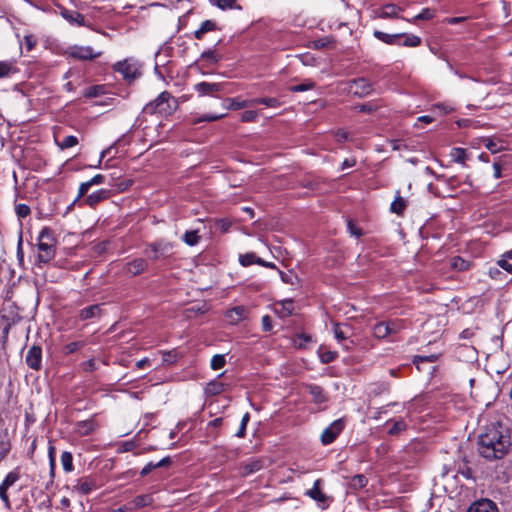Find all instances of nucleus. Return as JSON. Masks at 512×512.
I'll return each instance as SVG.
<instances>
[{
  "mask_svg": "<svg viewBox=\"0 0 512 512\" xmlns=\"http://www.w3.org/2000/svg\"><path fill=\"white\" fill-rule=\"evenodd\" d=\"M83 346H84V343L81 341L68 343L63 347V353L65 355L72 354V353L76 352L77 350H79L80 348H82Z\"/></svg>",
  "mask_w": 512,
  "mask_h": 512,
  "instance_id": "obj_47",
  "label": "nucleus"
},
{
  "mask_svg": "<svg viewBox=\"0 0 512 512\" xmlns=\"http://www.w3.org/2000/svg\"><path fill=\"white\" fill-rule=\"evenodd\" d=\"M9 488L3 486L2 484H0V499L2 500V502L4 503V506L6 509H10L11 508V503H10V499H9V496H8V491Z\"/></svg>",
  "mask_w": 512,
  "mask_h": 512,
  "instance_id": "obj_54",
  "label": "nucleus"
},
{
  "mask_svg": "<svg viewBox=\"0 0 512 512\" xmlns=\"http://www.w3.org/2000/svg\"><path fill=\"white\" fill-rule=\"evenodd\" d=\"M510 445L508 430L500 423L487 426L478 438V451L482 457L488 460L504 457L508 453Z\"/></svg>",
  "mask_w": 512,
  "mask_h": 512,
  "instance_id": "obj_1",
  "label": "nucleus"
},
{
  "mask_svg": "<svg viewBox=\"0 0 512 512\" xmlns=\"http://www.w3.org/2000/svg\"><path fill=\"white\" fill-rule=\"evenodd\" d=\"M110 197V192L105 189H100L96 192H93L92 194L86 196L83 199V202L90 206L95 207L98 203L108 199Z\"/></svg>",
  "mask_w": 512,
  "mask_h": 512,
  "instance_id": "obj_14",
  "label": "nucleus"
},
{
  "mask_svg": "<svg viewBox=\"0 0 512 512\" xmlns=\"http://www.w3.org/2000/svg\"><path fill=\"white\" fill-rule=\"evenodd\" d=\"M349 91L353 95L363 98L372 91L371 83L365 78H358L350 82Z\"/></svg>",
  "mask_w": 512,
  "mask_h": 512,
  "instance_id": "obj_8",
  "label": "nucleus"
},
{
  "mask_svg": "<svg viewBox=\"0 0 512 512\" xmlns=\"http://www.w3.org/2000/svg\"><path fill=\"white\" fill-rule=\"evenodd\" d=\"M76 427L79 434L87 436L96 429V424L93 420H86L78 422Z\"/></svg>",
  "mask_w": 512,
  "mask_h": 512,
  "instance_id": "obj_29",
  "label": "nucleus"
},
{
  "mask_svg": "<svg viewBox=\"0 0 512 512\" xmlns=\"http://www.w3.org/2000/svg\"><path fill=\"white\" fill-rule=\"evenodd\" d=\"M148 248L154 253L151 257L153 261H156L160 258L168 257L173 249V245L165 240H158L154 243L148 245Z\"/></svg>",
  "mask_w": 512,
  "mask_h": 512,
  "instance_id": "obj_6",
  "label": "nucleus"
},
{
  "mask_svg": "<svg viewBox=\"0 0 512 512\" xmlns=\"http://www.w3.org/2000/svg\"><path fill=\"white\" fill-rule=\"evenodd\" d=\"M333 331H334V335H335V337H336L338 340L342 341V340L347 339V334H346V332L342 329V327L340 326V324H338V323H337V324H335V325H334V329H333Z\"/></svg>",
  "mask_w": 512,
  "mask_h": 512,
  "instance_id": "obj_59",
  "label": "nucleus"
},
{
  "mask_svg": "<svg viewBox=\"0 0 512 512\" xmlns=\"http://www.w3.org/2000/svg\"><path fill=\"white\" fill-rule=\"evenodd\" d=\"M347 228L352 236L358 238L362 235V230L359 227H357L351 220H348Z\"/></svg>",
  "mask_w": 512,
  "mask_h": 512,
  "instance_id": "obj_58",
  "label": "nucleus"
},
{
  "mask_svg": "<svg viewBox=\"0 0 512 512\" xmlns=\"http://www.w3.org/2000/svg\"><path fill=\"white\" fill-rule=\"evenodd\" d=\"M251 103H252V106H255L257 104H263L267 107H272V108H277L281 105L280 101L274 97H261V98L251 99Z\"/></svg>",
  "mask_w": 512,
  "mask_h": 512,
  "instance_id": "obj_32",
  "label": "nucleus"
},
{
  "mask_svg": "<svg viewBox=\"0 0 512 512\" xmlns=\"http://www.w3.org/2000/svg\"><path fill=\"white\" fill-rule=\"evenodd\" d=\"M225 363H226V360H225L224 355H221V354L214 355L211 359V368L213 370H219L224 367Z\"/></svg>",
  "mask_w": 512,
  "mask_h": 512,
  "instance_id": "obj_46",
  "label": "nucleus"
},
{
  "mask_svg": "<svg viewBox=\"0 0 512 512\" xmlns=\"http://www.w3.org/2000/svg\"><path fill=\"white\" fill-rule=\"evenodd\" d=\"M101 54V52H94L89 46H73L68 50V55L77 60H93Z\"/></svg>",
  "mask_w": 512,
  "mask_h": 512,
  "instance_id": "obj_5",
  "label": "nucleus"
},
{
  "mask_svg": "<svg viewBox=\"0 0 512 512\" xmlns=\"http://www.w3.org/2000/svg\"><path fill=\"white\" fill-rule=\"evenodd\" d=\"M249 420H250V414L247 412L243 415L241 423H240V427L235 434L237 437L243 438L246 435V427H247Z\"/></svg>",
  "mask_w": 512,
  "mask_h": 512,
  "instance_id": "obj_48",
  "label": "nucleus"
},
{
  "mask_svg": "<svg viewBox=\"0 0 512 512\" xmlns=\"http://www.w3.org/2000/svg\"><path fill=\"white\" fill-rule=\"evenodd\" d=\"M401 34H402L401 38H404V41L402 43H400L401 45L406 46V47H417L421 44L420 37L413 35V34H406V33H401Z\"/></svg>",
  "mask_w": 512,
  "mask_h": 512,
  "instance_id": "obj_39",
  "label": "nucleus"
},
{
  "mask_svg": "<svg viewBox=\"0 0 512 512\" xmlns=\"http://www.w3.org/2000/svg\"><path fill=\"white\" fill-rule=\"evenodd\" d=\"M19 478H20V474H19V471L16 469V470L9 472L1 484L7 488H10L19 480Z\"/></svg>",
  "mask_w": 512,
  "mask_h": 512,
  "instance_id": "obj_42",
  "label": "nucleus"
},
{
  "mask_svg": "<svg viewBox=\"0 0 512 512\" xmlns=\"http://www.w3.org/2000/svg\"><path fill=\"white\" fill-rule=\"evenodd\" d=\"M401 8L394 4H386L383 6L379 17L381 18H397Z\"/></svg>",
  "mask_w": 512,
  "mask_h": 512,
  "instance_id": "obj_30",
  "label": "nucleus"
},
{
  "mask_svg": "<svg viewBox=\"0 0 512 512\" xmlns=\"http://www.w3.org/2000/svg\"><path fill=\"white\" fill-rule=\"evenodd\" d=\"M437 360L436 355H429V356H415L413 358V363L416 365L417 369L420 370V363L421 362H435Z\"/></svg>",
  "mask_w": 512,
  "mask_h": 512,
  "instance_id": "obj_50",
  "label": "nucleus"
},
{
  "mask_svg": "<svg viewBox=\"0 0 512 512\" xmlns=\"http://www.w3.org/2000/svg\"><path fill=\"white\" fill-rule=\"evenodd\" d=\"M195 91L199 96H212L215 97L218 93L223 90L222 83H209L200 82L194 86Z\"/></svg>",
  "mask_w": 512,
  "mask_h": 512,
  "instance_id": "obj_9",
  "label": "nucleus"
},
{
  "mask_svg": "<svg viewBox=\"0 0 512 512\" xmlns=\"http://www.w3.org/2000/svg\"><path fill=\"white\" fill-rule=\"evenodd\" d=\"M354 108L358 109L359 112L368 113V114H370L376 110V107L370 103L360 104L358 106H355Z\"/></svg>",
  "mask_w": 512,
  "mask_h": 512,
  "instance_id": "obj_60",
  "label": "nucleus"
},
{
  "mask_svg": "<svg viewBox=\"0 0 512 512\" xmlns=\"http://www.w3.org/2000/svg\"><path fill=\"white\" fill-rule=\"evenodd\" d=\"M482 143L486 149H488L491 153L495 154L503 150V146L501 141H496L491 138H483Z\"/></svg>",
  "mask_w": 512,
  "mask_h": 512,
  "instance_id": "obj_35",
  "label": "nucleus"
},
{
  "mask_svg": "<svg viewBox=\"0 0 512 512\" xmlns=\"http://www.w3.org/2000/svg\"><path fill=\"white\" fill-rule=\"evenodd\" d=\"M226 317L231 324H237L246 317V309L243 306H237L227 311Z\"/></svg>",
  "mask_w": 512,
  "mask_h": 512,
  "instance_id": "obj_19",
  "label": "nucleus"
},
{
  "mask_svg": "<svg viewBox=\"0 0 512 512\" xmlns=\"http://www.w3.org/2000/svg\"><path fill=\"white\" fill-rule=\"evenodd\" d=\"M172 96L169 92L164 91L154 100L146 104L143 111L148 114H168L172 111L170 100Z\"/></svg>",
  "mask_w": 512,
  "mask_h": 512,
  "instance_id": "obj_3",
  "label": "nucleus"
},
{
  "mask_svg": "<svg viewBox=\"0 0 512 512\" xmlns=\"http://www.w3.org/2000/svg\"><path fill=\"white\" fill-rule=\"evenodd\" d=\"M467 512H498V509L494 502L483 499L473 503Z\"/></svg>",
  "mask_w": 512,
  "mask_h": 512,
  "instance_id": "obj_13",
  "label": "nucleus"
},
{
  "mask_svg": "<svg viewBox=\"0 0 512 512\" xmlns=\"http://www.w3.org/2000/svg\"><path fill=\"white\" fill-rule=\"evenodd\" d=\"M386 324L389 326V335L396 334L403 328V324L399 320L386 321Z\"/></svg>",
  "mask_w": 512,
  "mask_h": 512,
  "instance_id": "obj_52",
  "label": "nucleus"
},
{
  "mask_svg": "<svg viewBox=\"0 0 512 512\" xmlns=\"http://www.w3.org/2000/svg\"><path fill=\"white\" fill-rule=\"evenodd\" d=\"M406 208V201L401 196H396L394 201L391 203V212L401 215Z\"/></svg>",
  "mask_w": 512,
  "mask_h": 512,
  "instance_id": "obj_37",
  "label": "nucleus"
},
{
  "mask_svg": "<svg viewBox=\"0 0 512 512\" xmlns=\"http://www.w3.org/2000/svg\"><path fill=\"white\" fill-rule=\"evenodd\" d=\"M17 69L13 62L0 61V78L8 77L10 74L16 73Z\"/></svg>",
  "mask_w": 512,
  "mask_h": 512,
  "instance_id": "obj_38",
  "label": "nucleus"
},
{
  "mask_svg": "<svg viewBox=\"0 0 512 512\" xmlns=\"http://www.w3.org/2000/svg\"><path fill=\"white\" fill-rule=\"evenodd\" d=\"M103 314L102 305L94 304L82 308L78 313V319L81 321L99 319Z\"/></svg>",
  "mask_w": 512,
  "mask_h": 512,
  "instance_id": "obj_11",
  "label": "nucleus"
},
{
  "mask_svg": "<svg viewBox=\"0 0 512 512\" xmlns=\"http://www.w3.org/2000/svg\"><path fill=\"white\" fill-rule=\"evenodd\" d=\"M61 15L70 24L77 25V26H85L86 25L84 16L76 10L63 9L61 11Z\"/></svg>",
  "mask_w": 512,
  "mask_h": 512,
  "instance_id": "obj_16",
  "label": "nucleus"
},
{
  "mask_svg": "<svg viewBox=\"0 0 512 512\" xmlns=\"http://www.w3.org/2000/svg\"><path fill=\"white\" fill-rule=\"evenodd\" d=\"M77 144H78V139L76 136H73V135L66 136V137H64V139L61 142H58V146L61 149L71 148Z\"/></svg>",
  "mask_w": 512,
  "mask_h": 512,
  "instance_id": "obj_45",
  "label": "nucleus"
},
{
  "mask_svg": "<svg viewBox=\"0 0 512 512\" xmlns=\"http://www.w3.org/2000/svg\"><path fill=\"white\" fill-rule=\"evenodd\" d=\"M81 366L85 372H93L94 370L97 369L96 363L93 359L83 362Z\"/></svg>",
  "mask_w": 512,
  "mask_h": 512,
  "instance_id": "obj_63",
  "label": "nucleus"
},
{
  "mask_svg": "<svg viewBox=\"0 0 512 512\" xmlns=\"http://www.w3.org/2000/svg\"><path fill=\"white\" fill-rule=\"evenodd\" d=\"M55 244L53 232L49 228H43L38 236V264H46L55 257Z\"/></svg>",
  "mask_w": 512,
  "mask_h": 512,
  "instance_id": "obj_2",
  "label": "nucleus"
},
{
  "mask_svg": "<svg viewBox=\"0 0 512 512\" xmlns=\"http://www.w3.org/2000/svg\"><path fill=\"white\" fill-rule=\"evenodd\" d=\"M26 364L33 370L39 371L42 367V349L38 345L31 346L25 357Z\"/></svg>",
  "mask_w": 512,
  "mask_h": 512,
  "instance_id": "obj_7",
  "label": "nucleus"
},
{
  "mask_svg": "<svg viewBox=\"0 0 512 512\" xmlns=\"http://www.w3.org/2000/svg\"><path fill=\"white\" fill-rule=\"evenodd\" d=\"M227 108L231 110H239L242 108L252 107L251 100H239L238 98H227Z\"/></svg>",
  "mask_w": 512,
  "mask_h": 512,
  "instance_id": "obj_31",
  "label": "nucleus"
},
{
  "mask_svg": "<svg viewBox=\"0 0 512 512\" xmlns=\"http://www.w3.org/2000/svg\"><path fill=\"white\" fill-rule=\"evenodd\" d=\"M113 69L123 75L124 79L134 80L137 76V68L127 60L114 64Z\"/></svg>",
  "mask_w": 512,
  "mask_h": 512,
  "instance_id": "obj_12",
  "label": "nucleus"
},
{
  "mask_svg": "<svg viewBox=\"0 0 512 512\" xmlns=\"http://www.w3.org/2000/svg\"><path fill=\"white\" fill-rule=\"evenodd\" d=\"M61 464L65 472L73 471V456L70 452L64 451L61 454Z\"/></svg>",
  "mask_w": 512,
  "mask_h": 512,
  "instance_id": "obj_41",
  "label": "nucleus"
},
{
  "mask_svg": "<svg viewBox=\"0 0 512 512\" xmlns=\"http://www.w3.org/2000/svg\"><path fill=\"white\" fill-rule=\"evenodd\" d=\"M353 486L357 488H363L367 485V479L364 475L358 474L353 477Z\"/></svg>",
  "mask_w": 512,
  "mask_h": 512,
  "instance_id": "obj_56",
  "label": "nucleus"
},
{
  "mask_svg": "<svg viewBox=\"0 0 512 512\" xmlns=\"http://www.w3.org/2000/svg\"><path fill=\"white\" fill-rule=\"evenodd\" d=\"M321 482V479H317L314 482L313 487L309 491H307V495L317 502L324 503L327 500V496L320 489Z\"/></svg>",
  "mask_w": 512,
  "mask_h": 512,
  "instance_id": "obj_24",
  "label": "nucleus"
},
{
  "mask_svg": "<svg viewBox=\"0 0 512 512\" xmlns=\"http://www.w3.org/2000/svg\"><path fill=\"white\" fill-rule=\"evenodd\" d=\"M316 48H334L335 41L332 38H322L314 42Z\"/></svg>",
  "mask_w": 512,
  "mask_h": 512,
  "instance_id": "obj_49",
  "label": "nucleus"
},
{
  "mask_svg": "<svg viewBox=\"0 0 512 512\" xmlns=\"http://www.w3.org/2000/svg\"><path fill=\"white\" fill-rule=\"evenodd\" d=\"M153 502L152 495L144 494L136 496L131 502H129L130 510H136L148 505H151Z\"/></svg>",
  "mask_w": 512,
  "mask_h": 512,
  "instance_id": "obj_20",
  "label": "nucleus"
},
{
  "mask_svg": "<svg viewBox=\"0 0 512 512\" xmlns=\"http://www.w3.org/2000/svg\"><path fill=\"white\" fill-rule=\"evenodd\" d=\"M373 335L377 339H384L389 336V326L386 322H379L373 327Z\"/></svg>",
  "mask_w": 512,
  "mask_h": 512,
  "instance_id": "obj_34",
  "label": "nucleus"
},
{
  "mask_svg": "<svg viewBox=\"0 0 512 512\" xmlns=\"http://www.w3.org/2000/svg\"><path fill=\"white\" fill-rule=\"evenodd\" d=\"M312 87H313V83H302L299 85L292 86L290 88V91L303 92V91H307V90L311 89Z\"/></svg>",
  "mask_w": 512,
  "mask_h": 512,
  "instance_id": "obj_62",
  "label": "nucleus"
},
{
  "mask_svg": "<svg viewBox=\"0 0 512 512\" xmlns=\"http://www.w3.org/2000/svg\"><path fill=\"white\" fill-rule=\"evenodd\" d=\"M170 463H171V460L169 457H165L158 462L151 461L143 467V469L140 472V475L142 477L147 476L152 470H154L156 468L168 466Z\"/></svg>",
  "mask_w": 512,
  "mask_h": 512,
  "instance_id": "obj_26",
  "label": "nucleus"
},
{
  "mask_svg": "<svg viewBox=\"0 0 512 512\" xmlns=\"http://www.w3.org/2000/svg\"><path fill=\"white\" fill-rule=\"evenodd\" d=\"M217 25L212 20H205L201 23L199 29L194 32V37L197 40H201L205 33L216 30Z\"/></svg>",
  "mask_w": 512,
  "mask_h": 512,
  "instance_id": "obj_28",
  "label": "nucleus"
},
{
  "mask_svg": "<svg viewBox=\"0 0 512 512\" xmlns=\"http://www.w3.org/2000/svg\"><path fill=\"white\" fill-rule=\"evenodd\" d=\"M103 91H104V87L101 85L91 86L86 89L85 96L90 97V98L98 97L99 95H101L103 93Z\"/></svg>",
  "mask_w": 512,
  "mask_h": 512,
  "instance_id": "obj_51",
  "label": "nucleus"
},
{
  "mask_svg": "<svg viewBox=\"0 0 512 512\" xmlns=\"http://www.w3.org/2000/svg\"><path fill=\"white\" fill-rule=\"evenodd\" d=\"M450 267L451 269L458 272L467 271L471 267V262L463 259L460 256H455L450 259Z\"/></svg>",
  "mask_w": 512,
  "mask_h": 512,
  "instance_id": "obj_27",
  "label": "nucleus"
},
{
  "mask_svg": "<svg viewBox=\"0 0 512 512\" xmlns=\"http://www.w3.org/2000/svg\"><path fill=\"white\" fill-rule=\"evenodd\" d=\"M201 61L207 62V64H215L221 60V56L218 55L215 50L204 51L200 56Z\"/></svg>",
  "mask_w": 512,
  "mask_h": 512,
  "instance_id": "obj_40",
  "label": "nucleus"
},
{
  "mask_svg": "<svg viewBox=\"0 0 512 512\" xmlns=\"http://www.w3.org/2000/svg\"><path fill=\"white\" fill-rule=\"evenodd\" d=\"M293 300L285 299L277 303V307L275 309L276 313L280 315V317L285 318L289 317L293 313Z\"/></svg>",
  "mask_w": 512,
  "mask_h": 512,
  "instance_id": "obj_23",
  "label": "nucleus"
},
{
  "mask_svg": "<svg viewBox=\"0 0 512 512\" xmlns=\"http://www.w3.org/2000/svg\"><path fill=\"white\" fill-rule=\"evenodd\" d=\"M450 156L454 162L465 165V161L467 159V153L465 149L455 147L451 150Z\"/></svg>",
  "mask_w": 512,
  "mask_h": 512,
  "instance_id": "obj_36",
  "label": "nucleus"
},
{
  "mask_svg": "<svg viewBox=\"0 0 512 512\" xmlns=\"http://www.w3.org/2000/svg\"><path fill=\"white\" fill-rule=\"evenodd\" d=\"M214 3L223 10L228 8H236V0H214ZM237 9H241V7L238 6Z\"/></svg>",
  "mask_w": 512,
  "mask_h": 512,
  "instance_id": "obj_53",
  "label": "nucleus"
},
{
  "mask_svg": "<svg viewBox=\"0 0 512 512\" xmlns=\"http://www.w3.org/2000/svg\"><path fill=\"white\" fill-rule=\"evenodd\" d=\"M264 467V461L261 459H250L241 465V474L243 476L258 472Z\"/></svg>",
  "mask_w": 512,
  "mask_h": 512,
  "instance_id": "obj_17",
  "label": "nucleus"
},
{
  "mask_svg": "<svg viewBox=\"0 0 512 512\" xmlns=\"http://www.w3.org/2000/svg\"><path fill=\"white\" fill-rule=\"evenodd\" d=\"M148 268L147 260L143 258L134 259L125 264L123 271L130 276H136L143 273Z\"/></svg>",
  "mask_w": 512,
  "mask_h": 512,
  "instance_id": "obj_10",
  "label": "nucleus"
},
{
  "mask_svg": "<svg viewBox=\"0 0 512 512\" xmlns=\"http://www.w3.org/2000/svg\"><path fill=\"white\" fill-rule=\"evenodd\" d=\"M306 389L312 397V401L316 404L325 403L328 400L324 389L316 384H308L306 385Z\"/></svg>",
  "mask_w": 512,
  "mask_h": 512,
  "instance_id": "obj_15",
  "label": "nucleus"
},
{
  "mask_svg": "<svg viewBox=\"0 0 512 512\" xmlns=\"http://www.w3.org/2000/svg\"><path fill=\"white\" fill-rule=\"evenodd\" d=\"M258 256L255 253H246L239 255V262L242 266L247 267L256 264Z\"/></svg>",
  "mask_w": 512,
  "mask_h": 512,
  "instance_id": "obj_44",
  "label": "nucleus"
},
{
  "mask_svg": "<svg viewBox=\"0 0 512 512\" xmlns=\"http://www.w3.org/2000/svg\"><path fill=\"white\" fill-rule=\"evenodd\" d=\"M373 35L380 41L389 44V45H400L399 40L402 37V34H387L379 30H375Z\"/></svg>",
  "mask_w": 512,
  "mask_h": 512,
  "instance_id": "obj_21",
  "label": "nucleus"
},
{
  "mask_svg": "<svg viewBox=\"0 0 512 512\" xmlns=\"http://www.w3.org/2000/svg\"><path fill=\"white\" fill-rule=\"evenodd\" d=\"M182 240L189 246H194L199 241L198 231H187L182 237Z\"/></svg>",
  "mask_w": 512,
  "mask_h": 512,
  "instance_id": "obj_43",
  "label": "nucleus"
},
{
  "mask_svg": "<svg viewBox=\"0 0 512 512\" xmlns=\"http://www.w3.org/2000/svg\"><path fill=\"white\" fill-rule=\"evenodd\" d=\"M104 181H105V176L102 174H97L94 177H92L89 181L81 183L79 186L77 198L79 199V198L84 197L87 194V192L91 186L102 184V183H104Z\"/></svg>",
  "mask_w": 512,
  "mask_h": 512,
  "instance_id": "obj_18",
  "label": "nucleus"
},
{
  "mask_svg": "<svg viewBox=\"0 0 512 512\" xmlns=\"http://www.w3.org/2000/svg\"><path fill=\"white\" fill-rule=\"evenodd\" d=\"M16 212L19 217H26L30 214V208L25 204H19L16 206Z\"/></svg>",
  "mask_w": 512,
  "mask_h": 512,
  "instance_id": "obj_61",
  "label": "nucleus"
},
{
  "mask_svg": "<svg viewBox=\"0 0 512 512\" xmlns=\"http://www.w3.org/2000/svg\"><path fill=\"white\" fill-rule=\"evenodd\" d=\"M345 427V421L343 418L333 421L321 434V442L323 445H329L333 443L338 435L343 431Z\"/></svg>",
  "mask_w": 512,
  "mask_h": 512,
  "instance_id": "obj_4",
  "label": "nucleus"
},
{
  "mask_svg": "<svg viewBox=\"0 0 512 512\" xmlns=\"http://www.w3.org/2000/svg\"><path fill=\"white\" fill-rule=\"evenodd\" d=\"M95 487L94 481L88 477H83L77 480V484L74 486V490L80 494L86 495L90 493Z\"/></svg>",
  "mask_w": 512,
  "mask_h": 512,
  "instance_id": "obj_22",
  "label": "nucleus"
},
{
  "mask_svg": "<svg viewBox=\"0 0 512 512\" xmlns=\"http://www.w3.org/2000/svg\"><path fill=\"white\" fill-rule=\"evenodd\" d=\"M224 384L219 381H211L205 387V393L209 396H215L224 391Z\"/></svg>",
  "mask_w": 512,
  "mask_h": 512,
  "instance_id": "obj_33",
  "label": "nucleus"
},
{
  "mask_svg": "<svg viewBox=\"0 0 512 512\" xmlns=\"http://www.w3.org/2000/svg\"><path fill=\"white\" fill-rule=\"evenodd\" d=\"M406 425L402 421H397L392 424V426L388 430V434L390 435H396L399 432L403 431L405 429Z\"/></svg>",
  "mask_w": 512,
  "mask_h": 512,
  "instance_id": "obj_55",
  "label": "nucleus"
},
{
  "mask_svg": "<svg viewBox=\"0 0 512 512\" xmlns=\"http://www.w3.org/2000/svg\"><path fill=\"white\" fill-rule=\"evenodd\" d=\"M507 258H502L500 260L497 261V265L502 268L503 270L507 271L508 273H511L512 274V264L509 263L507 260Z\"/></svg>",
  "mask_w": 512,
  "mask_h": 512,
  "instance_id": "obj_64",
  "label": "nucleus"
},
{
  "mask_svg": "<svg viewBox=\"0 0 512 512\" xmlns=\"http://www.w3.org/2000/svg\"><path fill=\"white\" fill-rule=\"evenodd\" d=\"M258 114L256 111L247 110L242 113L241 120L243 122H253L256 120Z\"/></svg>",
  "mask_w": 512,
  "mask_h": 512,
  "instance_id": "obj_57",
  "label": "nucleus"
},
{
  "mask_svg": "<svg viewBox=\"0 0 512 512\" xmlns=\"http://www.w3.org/2000/svg\"><path fill=\"white\" fill-rule=\"evenodd\" d=\"M55 452L56 449L53 445H49L48 447V458H49V481L46 484V488L49 487V485L53 484L54 477H55V468H56V461H55Z\"/></svg>",
  "mask_w": 512,
  "mask_h": 512,
  "instance_id": "obj_25",
  "label": "nucleus"
}]
</instances>
